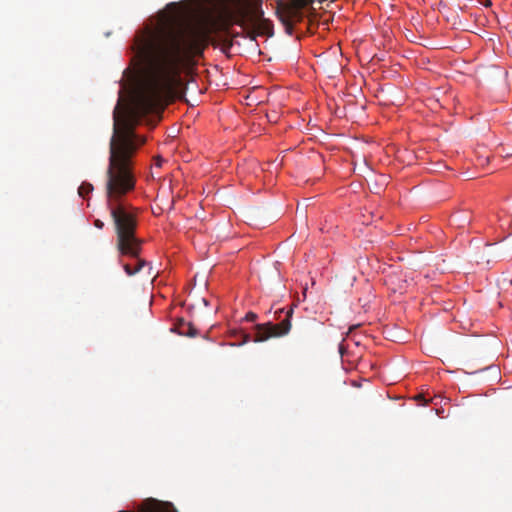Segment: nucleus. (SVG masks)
Here are the masks:
<instances>
[{
	"label": "nucleus",
	"instance_id": "f257e3e1",
	"mask_svg": "<svg viewBox=\"0 0 512 512\" xmlns=\"http://www.w3.org/2000/svg\"><path fill=\"white\" fill-rule=\"evenodd\" d=\"M262 0H249L237 15L203 14L183 18L177 3H170L171 14L161 13L157 25L136 35L133 45L145 78L131 104L124 106L143 116L163 111L168 102L184 92L181 71L195 57L203 55L211 35L228 33L236 24L244 29L264 16Z\"/></svg>",
	"mask_w": 512,
	"mask_h": 512
},
{
	"label": "nucleus",
	"instance_id": "f03ea898",
	"mask_svg": "<svg viewBox=\"0 0 512 512\" xmlns=\"http://www.w3.org/2000/svg\"><path fill=\"white\" fill-rule=\"evenodd\" d=\"M142 117L128 108L120 107V103L115 107L105 186L106 203L115 226L116 248L120 255L137 259L133 267L135 274L145 266L152 269L148 262L139 258L143 241L136 236L137 214L123 201L124 196L135 188L133 157L146 141L143 136L135 133V127Z\"/></svg>",
	"mask_w": 512,
	"mask_h": 512
},
{
	"label": "nucleus",
	"instance_id": "7ed1b4c3",
	"mask_svg": "<svg viewBox=\"0 0 512 512\" xmlns=\"http://www.w3.org/2000/svg\"><path fill=\"white\" fill-rule=\"evenodd\" d=\"M314 1L315 0H276V13L290 35L293 33L294 23L303 20V10Z\"/></svg>",
	"mask_w": 512,
	"mask_h": 512
},
{
	"label": "nucleus",
	"instance_id": "20e7f679",
	"mask_svg": "<svg viewBox=\"0 0 512 512\" xmlns=\"http://www.w3.org/2000/svg\"><path fill=\"white\" fill-rule=\"evenodd\" d=\"M278 313V311L276 312ZM279 313H284L285 317L279 323L267 322L265 324L256 325L255 335L253 338L254 342H263L272 337H282L287 335L292 327L291 318L293 315V308L290 307L286 311L279 309Z\"/></svg>",
	"mask_w": 512,
	"mask_h": 512
},
{
	"label": "nucleus",
	"instance_id": "39448f33",
	"mask_svg": "<svg viewBox=\"0 0 512 512\" xmlns=\"http://www.w3.org/2000/svg\"><path fill=\"white\" fill-rule=\"evenodd\" d=\"M119 512H177L170 502H163L154 498L145 499L138 507L137 511H119Z\"/></svg>",
	"mask_w": 512,
	"mask_h": 512
},
{
	"label": "nucleus",
	"instance_id": "423d86ee",
	"mask_svg": "<svg viewBox=\"0 0 512 512\" xmlns=\"http://www.w3.org/2000/svg\"><path fill=\"white\" fill-rule=\"evenodd\" d=\"M172 330L177 332L179 335L189 337H194L197 333L196 328L193 326V324L191 322L185 321L182 318L178 319L175 322Z\"/></svg>",
	"mask_w": 512,
	"mask_h": 512
},
{
	"label": "nucleus",
	"instance_id": "0eeeda50",
	"mask_svg": "<svg viewBox=\"0 0 512 512\" xmlns=\"http://www.w3.org/2000/svg\"><path fill=\"white\" fill-rule=\"evenodd\" d=\"M250 28H253V30H257L258 34H265L267 36L273 35V25L272 23L265 19L264 17L259 20L258 23L251 24Z\"/></svg>",
	"mask_w": 512,
	"mask_h": 512
},
{
	"label": "nucleus",
	"instance_id": "6e6552de",
	"mask_svg": "<svg viewBox=\"0 0 512 512\" xmlns=\"http://www.w3.org/2000/svg\"><path fill=\"white\" fill-rule=\"evenodd\" d=\"M92 191H93V185L88 182H83L78 188V194H79V196H81L83 198L86 197V195H88Z\"/></svg>",
	"mask_w": 512,
	"mask_h": 512
},
{
	"label": "nucleus",
	"instance_id": "1a4fd4ad",
	"mask_svg": "<svg viewBox=\"0 0 512 512\" xmlns=\"http://www.w3.org/2000/svg\"><path fill=\"white\" fill-rule=\"evenodd\" d=\"M123 269L128 276L135 275V271H133V267L130 264H124Z\"/></svg>",
	"mask_w": 512,
	"mask_h": 512
},
{
	"label": "nucleus",
	"instance_id": "9d476101",
	"mask_svg": "<svg viewBox=\"0 0 512 512\" xmlns=\"http://www.w3.org/2000/svg\"><path fill=\"white\" fill-rule=\"evenodd\" d=\"M245 319L247 321L253 322V321H255L257 319V315L255 313H253V312H249V313L246 314Z\"/></svg>",
	"mask_w": 512,
	"mask_h": 512
},
{
	"label": "nucleus",
	"instance_id": "9b49d317",
	"mask_svg": "<svg viewBox=\"0 0 512 512\" xmlns=\"http://www.w3.org/2000/svg\"><path fill=\"white\" fill-rule=\"evenodd\" d=\"M94 225L99 229H102L104 227V223L99 219L95 220Z\"/></svg>",
	"mask_w": 512,
	"mask_h": 512
},
{
	"label": "nucleus",
	"instance_id": "f8f14e48",
	"mask_svg": "<svg viewBox=\"0 0 512 512\" xmlns=\"http://www.w3.org/2000/svg\"><path fill=\"white\" fill-rule=\"evenodd\" d=\"M415 399L417 401H423V405H426L427 404V401L424 399V396L422 394H418Z\"/></svg>",
	"mask_w": 512,
	"mask_h": 512
},
{
	"label": "nucleus",
	"instance_id": "ddd939ff",
	"mask_svg": "<svg viewBox=\"0 0 512 512\" xmlns=\"http://www.w3.org/2000/svg\"><path fill=\"white\" fill-rule=\"evenodd\" d=\"M242 337H243V340H242V343H246L250 340V335L249 334H246V333H241Z\"/></svg>",
	"mask_w": 512,
	"mask_h": 512
},
{
	"label": "nucleus",
	"instance_id": "4468645a",
	"mask_svg": "<svg viewBox=\"0 0 512 512\" xmlns=\"http://www.w3.org/2000/svg\"><path fill=\"white\" fill-rule=\"evenodd\" d=\"M162 161H163V159H162L160 156H157V157L155 158V164H156V166L160 167V166L162 165Z\"/></svg>",
	"mask_w": 512,
	"mask_h": 512
},
{
	"label": "nucleus",
	"instance_id": "2eb2a0df",
	"mask_svg": "<svg viewBox=\"0 0 512 512\" xmlns=\"http://www.w3.org/2000/svg\"><path fill=\"white\" fill-rule=\"evenodd\" d=\"M249 33L251 34V36H250V37H251V39H252V40H254V39H255V33H254V31H251V32H249Z\"/></svg>",
	"mask_w": 512,
	"mask_h": 512
},
{
	"label": "nucleus",
	"instance_id": "dca6fc26",
	"mask_svg": "<svg viewBox=\"0 0 512 512\" xmlns=\"http://www.w3.org/2000/svg\"><path fill=\"white\" fill-rule=\"evenodd\" d=\"M353 329H356V326L349 328V333H351Z\"/></svg>",
	"mask_w": 512,
	"mask_h": 512
}]
</instances>
